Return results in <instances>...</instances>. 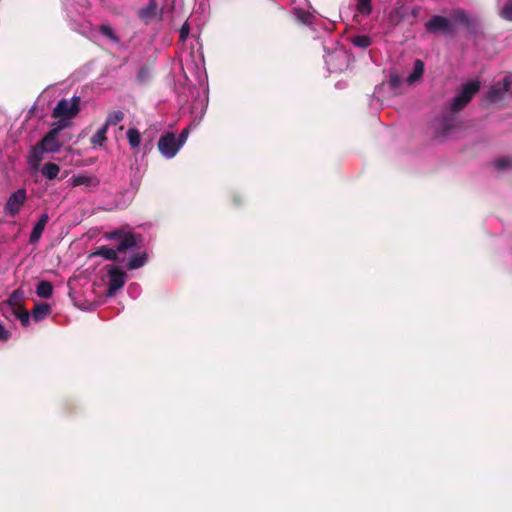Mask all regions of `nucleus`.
Listing matches in <instances>:
<instances>
[{"instance_id": "58836bf2", "label": "nucleus", "mask_w": 512, "mask_h": 512, "mask_svg": "<svg viewBox=\"0 0 512 512\" xmlns=\"http://www.w3.org/2000/svg\"><path fill=\"white\" fill-rule=\"evenodd\" d=\"M496 84L502 87L501 91L507 92L510 89L511 81L509 78H505L502 82H498Z\"/></svg>"}, {"instance_id": "a211bd4d", "label": "nucleus", "mask_w": 512, "mask_h": 512, "mask_svg": "<svg viewBox=\"0 0 512 512\" xmlns=\"http://www.w3.org/2000/svg\"><path fill=\"white\" fill-rule=\"evenodd\" d=\"M47 152L40 144L39 142L32 147L30 155H29V163L37 167L39 163L41 162L43 158V154Z\"/></svg>"}, {"instance_id": "473e14b6", "label": "nucleus", "mask_w": 512, "mask_h": 512, "mask_svg": "<svg viewBox=\"0 0 512 512\" xmlns=\"http://www.w3.org/2000/svg\"><path fill=\"white\" fill-rule=\"evenodd\" d=\"M99 31L102 35L112 39V40H117V37L115 36V33L112 29L111 26L109 25H101L100 28H99Z\"/></svg>"}, {"instance_id": "e433bc0d", "label": "nucleus", "mask_w": 512, "mask_h": 512, "mask_svg": "<svg viewBox=\"0 0 512 512\" xmlns=\"http://www.w3.org/2000/svg\"><path fill=\"white\" fill-rule=\"evenodd\" d=\"M420 12V6H414L412 9H409V17L411 16L413 18V20L410 22L411 25H413L416 22V19L420 15Z\"/></svg>"}, {"instance_id": "a19ab883", "label": "nucleus", "mask_w": 512, "mask_h": 512, "mask_svg": "<svg viewBox=\"0 0 512 512\" xmlns=\"http://www.w3.org/2000/svg\"><path fill=\"white\" fill-rule=\"evenodd\" d=\"M390 82H391V85L395 87L398 85L399 79H398V77L394 76V77H391Z\"/></svg>"}, {"instance_id": "c85d7f7f", "label": "nucleus", "mask_w": 512, "mask_h": 512, "mask_svg": "<svg viewBox=\"0 0 512 512\" xmlns=\"http://www.w3.org/2000/svg\"><path fill=\"white\" fill-rule=\"evenodd\" d=\"M501 90H502V87L500 85H497V84L493 85L488 92V98L493 102L498 101L499 99H501V97L505 93L504 91H501Z\"/></svg>"}, {"instance_id": "2f4dec72", "label": "nucleus", "mask_w": 512, "mask_h": 512, "mask_svg": "<svg viewBox=\"0 0 512 512\" xmlns=\"http://www.w3.org/2000/svg\"><path fill=\"white\" fill-rule=\"evenodd\" d=\"M22 296V292L20 290H15L10 297L8 298V303L13 307L16 308L17 306H21L19 304V300Z\"/></svg>"}, {"instance_id": "4c0bfd02", "label": "nucleus", "mask_w": 512, "mask_h": 512, "mask_svg": "<svg viewBox=\"0 0 512 512\" xmlns=\"http://www.w3.org/2000/svg\"><path fill=\"white\" fill-rule=\"evenodd\" d=\"M10 332L8 330L5 329V327L0 324V341L2 342H6L9 340L10 338Z\"/></svg>"}, {"instance_id": "aec40b11", "label": "nucleus", "mask_w": 512, "mask_h": 512, "mask_svg": "<svg viewBox=\"0 0 512 512\" xmlns=\"http://www.w3.org/2000/svg\"><path fill=\"white\" fill-rule=\"evenodd\" d=\"M424 62L420 59H416L414 62L413 72L408 76V83L412 84L418 81L424 73Z\"/></svg>"}, {"instance_id": "b1692460", "label": "nucleus", "mask_w": 512, "mask_h": 512, "mask_svg": "<svg viewBox=\"0 0 512 512\" xmlns=\"http://www.w3.org/2000/svg\"><path fill=\"white\" fill-rule=\"evenodd\" d=\"M127 139L132 148H137L141 143V134L136 128L127 131Z\"/></svg>"}, {"instance_id": "ea45409f", "label": "nucleus", "mask_w": 512, "mask_h": 512, "mask_svg": "<svg viewBox=\"0 0 512 512\" xmlns=\"http://www.w3.org/2000/svg\"><path fill=\"white\" fill-rule=\"evenodd\" d=\"M65 121L66 120L60 119L59 122L51 129H58V134H59L61 132V130H63L67 126V123Z\"/></svg>"}, {"instance_id": "f704fd0d", "label": "nucleus", "mask_w": 512, "mask_h": 512, "mask_svg": "<svg viewBox=\"0 0 512 512\" xmlns=\"http://www.w3.org/2000/svg\"><path fill=\"white\" fill-rule=\"evenodd\" d=\"M126 232L123 230H114L111 232L106 233L105 237L109 240L117 239L120 241V239L124 236Z\"/></svg>"}, {"instance_id": "412c9836", "label": "nucleus", "mask_w": 512, "mask_h": 512, "mask_svg": "<svg viewBox=\"0 0 512 512\" xmlns=\"http://www.w3.org/2000/svg\"><path fill=\"white\" fill-rule=\"evenodd\" d=\"M36 294L41 298H50L53 294V285L46 280L40 281L36 287Z\"/></svg>"}, {"instance_id": "9d476101", "label": "nucleus", "mask_w": 512, "mask_h": 512, "mask_svg": "<svg viewBox=\"0 0 512 512\" xmlns=\"http://www.w3.org/2000/svg\"><path fill=\"white\" fill-rule=\"evenodd\" d=\"M452 19L466 27L469 31L475 32L477 29V23L471 19L468 14L462 9H456L452 12Z\"/></svg>"}, {"instance_id": "ddd939ff", "label": "nucleus", "mask_w": 512, "mask_h": 512, "mask_svg": "<svg viewBox=\"0 0 512 512\" xmlns=\"http://www.w3.org/2000/svg\"><path fill=\"white\" fill-rule=\"evenodd\" d=\"M455 117L444 115L437 121V130L442 135H447L455 127Z\"/></svg>"}, {"instance_id": "f03ea898", "label": "nucleus", "mask_w": 512, "mask_h": 512, "mask_svg": "<svg viewBox=\"0 0 512 512\" xmlns=\"http://www.w3.org/2000/svg\"><path fill=\"white\" fill-rule=\"evenodd\" d=\"M80 97L74 96L71 99L63 98L58 101L52 112V117L62 120L74 118L80 111Z\"/></svg>"}, {"instance_id": "1a4fd4ad", "label": "nucleus", "mask_w": 512, "mask_h": 512, "mask_svg": "<svg viewBox=\"0 0 512 512\" xmlns=\"http://www.w3.org/2000/svg\"><path fill=\"white\" fill-rule=\"evenodd\" d=\"M141 239L140 235H137L133 232H126L124 236L120 239L118 245L116 246V250L118 253H125L128 250L137 246L138 240Z\"/></svg>"}, {"instance_id": "9b49d317", "label": "nucleus", "mask_w": 512, "mask_h": 512, "mask_svg": "<svg viewBox=\"0 0 512 512\" xmlns=\"http://www.w3.org/2000/svg\"><path fill=\"white\" fill-rule=\"evenodd\" d=\"M48 221H49V215L47 213H43L39 217L38 221L36 222V224L34 225L32 231H31V234L29 237L30 244H35L40 240Z\"/></svg>"}, {"instance_id": "6ab92c4d", "label": "nucleus", "mask_w": 512, "mask_h": 512, "mask_svg": "<svg viewBox=\"0 0 512 512\" xmlns=\"http://www.w3.org/2000/svg\"><path fill=\"white\" fill-rule=\"evenodd\" d=\"M59 172H60L59 165L52 163V162L45 163L41 169V174L46 179H49V180H53V179L57 178Z\"/></svg>"}, {"instance_id": "cd10ccee", "label": "nucleus", "mask_w": 512, "mask_h": 512, "mask_svg": "<svg viewBox=\"0 0 512 512\" xmlns=\"http://www.w3.org/2000/svg\"><path fill=\"white\" fill-rule=\"evenodd\" d=\"M352 43L360 48H367L371 45V39L366 35H357L353 37Z\"/></svg>"}, {"instance_id": "423d86ee", "label": "nucleus", "mask_w": 512, "mask_h": 512, "mask_svg": "<svg viewBox=\"0 0 512 512\" xmlns=\"http://www.w3.org/2000/svg\"><path fill=\"white\" fill-rule=\"evenodd\" d=\"M108 289L107 296H114L116 291L122 288L125 284L126 274L120 267H111L108 270Z\"/></svg>"}, {"instance_id": "72a5a7b5", "label": "nucleus", "mask_w": 512, "mask_h": 512, "mask_svg": "<svg viewBox=\"0 0 512 512\" xmlns=\"http://www.w3.org/2000/svg\"><path fill=\"white\" fill-rule=\"evenodd\" d=\"M189 33H190V26L187 22H185L179 30L180 41L184 42L187 39Z\"/></svg>"}, {"instance_id": "39448f33", "label": "nucleus", "mask_w": 512, "mask_h": 512, "mask_svg": "<svg viewBox=\"0 0 512 512\" xmlns=\"http://www.w3.org/2000/svg\"><path fill=\"white\" fill-rule=\"evenodd\" d=\"M425 29L429 33H453V24L452 22L441 15H433L426 23Z\"/></svg>"}, {"instance_id": "0eeeda50", "label": "nucleus", "mask_w": 512, "mask_h": 512, "mask_svg": "<svg viewBox=\"0 0 512 512\" xmlns=\"http://www.w3.org/2000/svg\"><path fill=\"white\" fill-rule=\"evenodd\" d=\"M39 144L50 153H56L60 150L61 144L58 141V129H50L41 139Z\"/></svg>"}, {"instance_id": "7ed1b4c3", "label": "nucleus", "mask_w": 512, "mask_h": 512, "mask_svg": "<svg viewBox=\"0 0 512 512\" xmlns=\"http://www.w3.org/2000/svg\"><path fill=\"white\" fill-rule=\"evenodd\" d=\"M27 200V192L25 188H20L13 192L7 199L4 205V212L10 217H15L19 214L22 207Z\"/></svg>"}, {"instance_id": "bb28decb", "label": "nucleus", "mask_w": 512, "mask_h": 512, "mask_svg": "<svg viewBox=\"0 0 512 512\" xmlns=\"http://www.w3.org/2000/svg\"><path fill=\"white\" fill-rule=\"evenodd\" d=\"M357 11L362 15H369L372 12L371 0H358Z\"/></svg>"}, {"instance_id": "20e7f679", "label": "nucleus", "mask_w": 512, "mask_h": 512, "mask_svg": "<svg viewBox=\"0 0 512 512\" xmlns=\"http://www.w3.org/2000/svg\"><path fill=\"white\" fill-rule=\"evenodd\" d=\"M158 149L166 158H173L180 149L174 133L166 132L161 135L158 141Z\"/></svg>"}, {"instance_id": "4be33fe9", "label": "nucleus", "mask_w": 512, "mask_h": 512, "mask_svg": "<svg viewBox=\"0 0 512 512\" xmlns=\"http://www.w3.org/2000/svg\"><path fill=\"white\" fill-rule=\"evenodd\" d=\"M13 315L20 320L22 326L27 327L30 323V313L23 307L13 308Z\"/></svg>"}, {"instance_id": "f3484780", "label": "nucleus", "mask_w": 512, "mask_h": 512, "mask_svg": "<svg viewBox=\"0 0 512 512\" xmlns=\"http://www.w3.org/2000/svg\"><path fill=\"white\" fill-rule=\"evenodd\" d=\"M51 312V307L47 303H37L32 309V317L36 322L43 320Z\"/></svg>"}, {"instance_id": "2eb2a0df", "label": "nucleus", "mask_w": 512, "mask_h": 512, "mask_svg": "<svg viewBox=\"0 0 512 512\" xmlns=\"http://www.w3.org/2000/svg\"><path fill=\"white\" fill-rule=\"evenodd\" d=\"M101 256L106 260L119 261L118 252L108 246H100L95 252L91 253L90 257Z\"/></svg>"}, {"instance_id": "393cba45", "label": "nucleus", "mask_w": 512, "mask_h": 512, "mask_svg": "<svg viewBox=\"0 0 512 512\" xmlns=\"http://www.w3.org/2000/svg\"><path fill=\"white\" fill-rule=\"evenodd\" d=\"M124 119V113L120 110L113 111L108 114L106 122L104 125H107L109 128L110 125H116Z\"/></svg>"}, {"instance_id": "c9c22d12", "label": "nucleus", "mask_w": 512, "mask_h": 512, "mask_svg": "<svg viewBox=\"0 0 512 512\" xmlns=\"http://www.w3.org/2000/svg\"><path fill=\"white\" fill-rule=\"evenodd\" d=\"M188 135H189V129L188 128H185L183 129L180 134L178 135V137H176V140H177V143L178 145L180 146V148L182 147V145L186 142L187 138H188Z\"/></svg>"}, {"instance_id": "f257e3e1", "label": "nucleus", "mask_w": 512, "mask_h": 512, "mask_svg": "<svg viewBox=\"0 0 512 512\" xmlns=\"http://www.w3.org/2000/svg\"><path fill=\"white\" fill-rule=\"evenodd\" d=\"M480 90L479 81H470L464 84L459 93L453 99L450 110L452 113H458L472 100L473 96Z\"/></svg>"}, {"instance_id": "7c9ffc66", "label": "nucleus", "mask_w": 512, "mask_h": 512, "mask_svg": "<svg viewBox=\"0 0 512 512\" xmlns=\"http://www.w3.org/2000/svg\"><path fill=\"white\" fill-rule=\"evenodd\" d=\"M496 169L502 171L512 167V160L507 157L499 158L494 161Z\"/></svg>"}, {"instance_id": "dca6fc26", "label": "nucleus", "mask_w": 512, "mask_h": 512, "mask_svg": "<svg viewBox=\"0 0 512 512\" xmlns=\"http://www.w3.org/2000/svg\"><path fill=\"white\" fill-rule=\"evenodd\" d=\"M148 261V254L146 252L133 254L128 263L127 268L129 270H135L143 267Z\"/></svg>"}, {"instance_id": "79ce46f5", "label": "nucleus", "mask_w": 512, "mask_h": 512, "mask_svg": "<svg viewBox=\"0 0 512 512\" xmlns=\"http://www.w3.org/2000/svg\"><path fill=\"white\" fill-rule=\"evenodd\" d=\"M234 202H235L236 204H239V203H240L239 198H238V197H234Z\"/></svg>"}, {"instance_id": "4468645a", "label": "nucleus", "mask_w": 512, "mask_h": 512, "mask_svg": "<svg viewBox=\"0 0 512 512\" xmlns=\"http://www.w3.org/2000/svg\"><path fill=\"white\" fill-rule=\"evenodd\" d=\"M157 3L155 0H150L148 4L139 10L138 16L148 23L156 16Z\"/></svg>"}, {"instance_id": "c756f323", "label": "nucleus", "mask_w": 512, "mask_h": 512, "mask_svg": "<svg viewBox=\"0 0 512 512\" xmlns=\"http://www.w3.org/2000/svg\"><path fill=\"white\" fill-rule=\"evenodd\" d=\"M500 16L507 21L512 22V0H508L500 11Z\"/></svg>"}, {"instance_id": "f8f14e48", "label": "nucleus", "mask_w": 512, "mask_h": 512, "mask_svg": "<svg viewBox=\"0 0 512 512\" xmlns=\"http://www.w3.org/2000/svg\"><path fill=\"white\" fill-rule=\"evenodd\" d=\"M71 184L74 187L82 186V185L97 187L99 185V180L96 176H87L84 174H78V175H74L71 178Z\"/></svg>"}, {"instance_id": "6e6552de", "label": "nucleus", "mask_w": 512, "mask_h": 512, "mask_svg": "<svg viewBox=\"0 0 512 512\" xmlns=\"http://www.w3.org/2000/svg\"><path fill=\"white\" fill-rule=\"evenodd\" d=\"M409 18V7L405 4H399L388 14V22L392 26H398Z\"/></svg>"}, {"instance_id": "a878e982", "label": "nucleus", "mask_w": 512, "mask_h": 512, "mask_svg": "<svg viewBox=\"0 0 512 512\" xmlns=\"http://www.w3.org/2000/svg\"><path fill=\"white\" fill-rule=\"evenodd\" d=\"M152 69L151 67L144 65L142 66L137 73V80L140 83H146L151 77Z\"/></svg>"}, {"instance_id": "5701e85b", "label": "nucleus", "mask_w": 512, "mask_h": 512, "mask_svg": "<svg viewBox=\"0 0 512 512\" xmlns=\"http://www.w3.org/2000/svg\"><path fill=\"white\" fill-rule=\"evenodd\" d=\"M108 131L107 125H103L91 138V144L93 146H102L107 140L106 134Z\"/></svg>"}]
</instances>
